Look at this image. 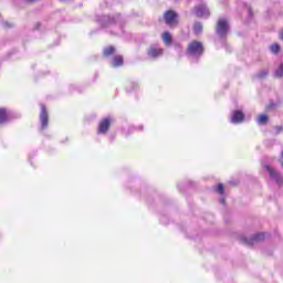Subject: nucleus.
Instances as JSON below:
<instances>
[{"instance_id": "393cba45", "label": "nucleus", "mask_w": 283, "mask_h": 283, "mask_svg": "<svg viewBox=\"0 0 283 283\" xmlns=\"http://www.w3.org/2000/svg\"><path fill=\"white\" fill-rule=\"evenodd\" d=\"M17 52H19L17 49H13L11 50L9 53H8V56H12V54H17Z\"/></svg>"}, {"instance_id": "b1692460", "label": "nucleus", "mask_w": 283, "mask_h": 283, "mask_svg": "<svg viewBox=\"0 0 283 283\" xmlns=\"http://www.w3.org/2000/svg\"><path fill=\"white\" fill-rule=\"evenodd\" d=\"M248 17L249 19H253V9L251 7H248Z\"/></svg>"}, {"instance_id": "1a4fd4ad", "label": "nucleus", "mask_w": 283, "mask_h": 283, "mask_svg": "<svg viewBox=\"0 0 283 283\" xmlns=\"http://www.w3.org/2000/svg\"><path fill=\"white\" fill-rule=\"evenodd\" d=\"M179 17L180 15L178 14V12H176L174 10H167L164 13V19H165L167 25H178Z\"/></svg>"}, {"instance_id": "9b49d317", "label": "nucleus", "mask_w": 283, "mask_h": 283, "mask_svg": "<svg viewBox=\"0 0 283 283\" xmlns=\"http://www.w3.org/2000/svg\"><path fill=\"white\" fill-rule=\"evenodd\" d=\"M18 118H21V114L8 111V108L6 109V123H12V120H18Z\"/></svg>"}, {"instance_id": "bb28decb", "label": "nucleus", "mask_w": 283, "mask_h": 283, "mask_svg": "<svg viewBox=\"0 0 283 283\" xmlns=\"http://www.w3.org/2000/svg\"><path fill=\"white\" fill-rule=\"evenodd\" d=\"M33 30H41V22H36V24L33 28Z\"/></svg>"}, {"instance_id": "f8f14e48", "label": "nucleus", "mask_w": 283, "mask_h": 283, "mask_svg": "<svg viewBox=\"0 0 283 283\" xmlns=\"http://www.w3.org/2000/svg\"><path fill=\"white\" fill-rule=\"evenodd\" d=\"M205 30V27L202 25V22L196 21L192 25V32L196 36H200L202 34V31Z\"/></svg>"}, {"instance_id": "2eb2a0df", "label": "nucleus", "mask_w": 283, "mask_h": 283, "mask_svg": "<svg viewBox=\"0 0 283 283\" xmlns=\"http://www.w3.org/2000/svg\"><path fill=\"white\" fill-rule=\"evenodd\" d=\"M163 41L166 43V45H171L174 43V38L171 36V33L169 32H164L163 33Z\"/></svg>"}, {"instance_id": "4c0bfd02", "label": "nucleus", "mask_w": 283, "mask_h": 283, "mask_svg": "<svg viewBox=\"0 0 283 283\" xmlns=\"http://www.w3.org/2000/svg\"><path fill=\"white\" fill-rule=\"evenodd\" d=\"M60 1H67V0H60Z\"/></svg>"}, {"instance_id": "f704fd0d", "label": "nucleus", "mask_w": 283, "mask_h": 283, "mask_svg": "<svg viewBox=\"0 0 283 283\" xmlns=\"http://www.w3.org/2000/svg\"><path fill=\"white\" fill-rule=\"evenodd\" d=\"M179 191H182V188H180V185H178Z\"/></svg>"}, {"instance_id": "c9c22d12", "label": "nucleus", "mask_w": 283, "mask_h": 283, "mask_svg": "<svg viewBox=\"0 0 283 283\" xmlns=\"http://www.w3.org/2000/svg\"><path fill=\"white\" fill-rule=\"evenodd\" d=\"M281 158H283V150H282V153H281Z\"/></svg>"}, {"instance_id": "9d476101", "label": "nucleus", "mask_w": 283, "mask_h": 283, "mask_svg": "<svg viewBox=\"0 0 283 283\" xmlns=\"http://www.w3.org/2000/svg\"><path fill=\"white\" fill-rule=\"evenodd\" d=\"M244 112H242V109H234L231 113V118H230V123H232V125H240V123H244Z\"/></svg>"}, {"instance_id": "c756f323", "label": "nucleus", "mask_w": 283, "mask_h": 283, "mask_svg": "<svg viewBox=\"0 0 283 283\" xmlns=\"http://www.w3.org/2000/svg\"><path fill=\"white\" fill-rule=\"evenodd\" d=\"M220 205H226L227 200L224 198L219 199Z\"/></svg>"}, {"instance_id": "39448f33", "label": "nucleus", "mask_w": 283, "mask_h": 283, "mask_svg": "<svg viewBox=\"0 0 283 283\" xmlns=\"http://www.w3.org/2000/svg\"><path fill=\"white\" fill-rule=\"evenodd\" d=\"M266 238V234L264 232H259L255 234H252L251 238L242 237L241 243L245 244V247H253L254 242H264V239Z\"/></svg>"}, {"instance_id": "dca6fc26", "label": "nucleus", "mask_w": 283, "mask_h": 283, "mask_svg": "<svg viewBox=\"0 0 283 283\" xmlns=\"http://www.w3.org/2000/svg\"><path fill=\"white\" fill-rule=\"evenodd\" d=\"M115 53H116V48L112 46V45L106 46L103 50V55L106 56V57L112 56Z\"/></svg>"}, {"instance_id": "5701e85b", "label": "nucleus", "mask_w": 283, "mask_h": 283, "mask_svg": "<svg viewBox=\"0 0 283 283\" xmlns=\"http://www.w3.org/2000/svg\"><path fill=\"white\" fill-rule=\"evenodd\" d=\"M19 1H22V3L32 4V3H36V1L39 0H13V3H19Z\"/></svg>"}, {"instance_id": "c85d7f7f", "label": "nucleus", "mask_w": 283, "mask_h": 283, "mask_svg": "<svg viewBox=\"0 0 283 283\" xmlns=\"http://www.w3.org/2000/svg\"><path fill=\"white\" fill-rule=\"evenodd\" d=\"M3 28H12V25L10 24V22H3Z\"/></svg>"}, {"instance_id": "412c9836", "label": "nucleus", "mask_w": 283, "mask_h": 283, "mask_svg": "<svg viewBox=\"0 0 283 283\" xmlns=\"http://www.w3.org/2000/svg\"><path fill=\"white\" fill-rule=\"evenodd\" d=\"M6 109L7 108H0V125H6Z\"/></svg>"}, {"instance_id": "7c9ffc66", "label": "nucleus", "mask_w": 283, "mask_h": 283, "mask_svg": "<svg viewBox=\"0 0 283 283\" xmlns=\"http://www.w3.org/2000/svg\"><path fill=\"white\" fill-rule=\"evenodd\" d=\"M188 187H196V182H193V181H188Z\"/></svg>"}, {"instance_id": "f03ea898", "label": "nucleus", "mask_w": 283, "mask_h": 283, "mask_svg": "<svg viewBox=\"0 0 283 283\" xmlns=\"http://www.w3.org/2000/svg\"><path fill=\"white\" fill-rule=\"evenodd\" d=\"M229 32H231L229 20L220 18L216 25V34L219 36L220 41H222L227 52H231V50H229V45H227V36H229Z\"/></svg>"}, {"instance_id": "4be33fe9", "label": "nucleus", "mask_w": 283, "mask_h": 283, "mask_svg": "<svg viewBox=\"0 0 283 283\" xmlns=\"http://www.w3.org/2000/svg\"><path fill=\"white\" fill-rule=\"evenodd\" d=\"M216 192L219 193V196H223L224 193V185L223 184H218L216 188Z\"/></svg>"}, {"instance_id": "2f4dec72", "label": "nucleus", "mask_w": 283, "mask_h": 283, "mask_svg": "<svg viewBox=\"0 0 283 283\" xmlns=\"http://www.w3.org/2000/svg\"><path fill=\"white\" fill-rule=\"evenodd\" d=\"M176 48H178L180 50L182 46H180V44H176Z\"/></svg>"}, {"instance_id": "f257e3e1", "label": "nucleus", "mask_w": 283, "mask_h": 283, "mask_svg": "<svg viewBox=\"0 0 283 283\" xmlns=\"http://www.w3.org/2000/svg\"><path fill=\"white\" fill-rule=\"evenodd\" d=\"M96 23L101 25V28H112V25H118L119 30H123V25H125V20L120 13L115 14H98L95 17Z\"/></svg>"}, {"instance_id": "6ab92c4d", "label": "nucleus", "mask_w": 283, "mask_h": 283, "mask_svg": "<svg viewBox=\"0 0 283 283\" xmlns=\"http://www.w3.org/2000/svg\"><path fill=\"white\" fill-rule=\"evenodd\" d=\"M281 50H282V46H280L279 43H273L270 46V51L272 52V54H280Z\"/></svg>"}, {"instance_id": "ddd939ff", "label": "nucleus", "mask_w": 283, "mask_h": 283, "mask_svg": "<svg viewBox=\"0 0 283 283\" xmlns=\"http://www.w3.org/2000/svg\"><path fill=\"white\" fill-rule=\"evenodd\" d=\"M148 56H150L151 59H158V56H163V49H156L151 46L148 50Z\"/></svg>"}, {"instance_id": "a878e982", "label": "nucleus", "mask_w": 283, "mask_h": 283, "mask_svg": "<svg viewBox=\"0 0 283 283\" xmlns=\"http://www.w3.org/2000/svg\"><path fill=\"white\" fill-rule=\"evenodd\" d=\"M268 109H275V103H270L269 105H268Z\"/></svg>"}, {"instance_id": "4468645a", "label": "nucleus", "mask_w": 283, "mask_h": 283, "mask_svg": "<svg viewBox=\"0 0 283 283\" xmlns=\"http://www.w3.org/2000/svg\"><path fill=\"white\" fill-rule=\"evenodd\" d=\"M125 63L123 55H115L112 60V67H120Z\"/></svg>"}, {"instance_id": "aec40b11", "label": "nucleus", "mask_w": 283, "mask_h": 283, "mask_svg": "<svg viewBox=\"0 0 283 283\" xmlns=\"http://www.w3.org/2000/svg\"><path fill=\"white\" fill-rule=\"evenodd\" d=\"M274 78H283V63L274 72Z\"/></svg>"}, {"instance_id": "473e14b6", "label": "nucleus", "mask_w": 283, "mask_h": 283, "mask_svg": "<svg viewBox=\"0 0 283 283\" xmlns=\"http://www.w3.org/2000/svg\"><path fill=\"white\" fill-rule=\"evenodd\" d=\"M114 142V136H111V143Z\"/></svg>"}, {"instance_id": "7ed1b4c3", "label": "nucleus", "mask_w": 283, "mask_h": 283, "mask_svg": "<svg viewBox=\"0 0 283 283\" xmlns=\"http://www.w3.org/2000/svg\"><path fill=\"white\" fill-rule=\"evenodd\" d=\"M187 54H189V56L200 59V56L205 54V45L202 42L195 40L188 45Z\"/></svg>"}, {"instance_id": "f3484780", "label": "nucleus", "mask_w": 283, "mask_h": 283, "mask_svg": "<svg viewBox=\"0 0 283 283\" xmlns=\"http://www.w3.org/2000/svg\"><path fill=\"white\" fill-rule=\"evenodd\" d=\"M256 122L259 125H266V123H269V116L266 114H261L259 115Z\"/></svg>"}, {"instance_id": "6e6552de", "label": "nucleus", "mask_w": 283, "mask_h": 283, "mask_svg": "<svg viewBox=\"0 0 283 283\" xmlns=\"http://www.w3.org/2000/svg\"><path fill=\"white\" fill-rule=\"evenodd\" d=\"M114 119H112V117L107 116L105 118H103L97 127V134L105 136V134H107V132H109V127H112V123Z\"/></svg>"}, {"instance_id": "72a5a7b5", "label": "nucleus", "mask_w": 283, "mask_h": 283, "mask_svg": "<svg viewBox=\"0 0 283 283\" xmlns=\"http://www.w3.org/2000/svg\"><path fill=\"white\" fill-rule=\"evenodd\" d=\"M133 90H136V84H133Z\"/></svg>"}, {"instance_id": "0eeeda50", "label": "nucleus", "mask_w": 283, "mask_h": 283, "mask_svg": "<svg viewBox=\"0 0 283 283\" xmlns=\"http://www.w3.org/2000/svg\"><path fill=\"white\" fill-rule=\"evenodd\" d=\"M264 169L268 171L271 180H274L276 185H283V178L280 171L275 170V168L271 167V165H265Z\"/></svg>"}, {"instance_id": "e433bc0d", "label": "nucleus", "mask_w": 283, "mask_h": 283, "mask_svg": "<svg viewBox=\"0 0 283 283\" xmlns=\"http://www.w3.org/2000/svg\"><path fill=\"white\" fill-rule=\"evenodd\" d=\"M111 34H116V33H114V31H111Z\"/></svg>"}, {"instance_id": "cd10ccee", "label": "nucleus", "mask_w": 283, "mask_h": 283, "mask_svg": "<svg viewBox=\"0 0 283 283\" xmlns=\"http://www.w3.org/2000/svg\"><path fill=\"white\" fill-rule=\"evenodd\" d=\"M282 129H283L282 126H275L276 134H280V132H282Z\"/></svg>"}, {"instance_id": "a211bd4d", "label": "nucleus", "mask_w": 283, "mask_h": 283, "mask_svg": "<svg viewBox=\"0 0 283 283\" xmlns=\"http://www.w3.org/2000/svg\"><path fill=\"white\" fill-rule=\"evenodd\" d=\"M266 76H269V70L263 69L256 73L255 78L263 80V78H266Z\"/></svg>"}, {"instance_id": "423d86ee", "label": "nucleus", "mask_w": 283, "mask_h": 283, "mask_svg": "<svg viewBox=\"0 0 283 283\" xmlns=\"http://www.w3.org/2000/svg\"><path fill=\"white\" fill-rule=\"evenodd\" d=\"M193 13L196 14V17H198V19H209V17H211L209 7L206 3L195 6Z\"/></svg>"}, {"instance_id": "20e7f679", "label": "nucleus", "mask_w": 283, "mask_h": 283, "mask_svg": "<svg viewBox=\"0 0 283 283\" xmlns=\"http://www.w3.org/2000/svg\"><path fill=\"white\" fill-rule=\"evenodd\" d=\"M40 124L41 132L48 129V126L50 125V115L48 114V107L45 104H40Z\"/></svg>"}]
</instances>
